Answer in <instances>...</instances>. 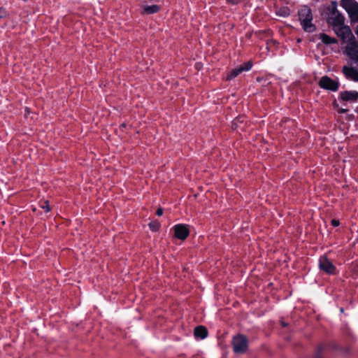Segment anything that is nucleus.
Segmentation results:
<instances>
[{
	"label": "nucleus",
	"mask_w": 358,
	"mask_h": 358,
	"mask_svg": "<svg viewBox=\"0 0 358 358\" xmlns=\"http://www.w3.org/2000/svg\"><path fill=\"white\" fill-rule=\"evenodd\" d=\"M298 15L301 25L305 31L311 33L316 29L315 25L312 23V10L308 6H301L298 10Z\"/></svg>",
	"instance_id": "nucleus-1"
},
{
	"label": "nucleus",
	"mask_w": 358,
	"mask_h": 358,
	"mask_svg": "<svg viewBox=\"0 0 358 358\" xmlns=\"http://www.w3.org/2000/svg\"><path fill=\"white\" fill-rule=\"evenodd\" d=\"M248 341L245 336L239 334L233 338L232 345L236 353L243 354L248 349Z\"/></svg>",
	"instance_id": "nucleus-2"
},
{
	"label": "nucleus",
	"mask_w": 358,
	"mask_h": 358,
	"mask_svg": "<svg viewBox=\"0 0 358 358\" xmlns=\"http://www.w3.org/2000/svg\"><path fill=\"white\" fill-rule=\"evenodd\" d=\"M319 86L324 90L336 92L339 87V83L327 76H322L318 83Z\"/></svg>",
	"instance_id": "nucleus-3"
},
{
	"label": "nucleus",
	"mask_w": 358,
	"mask_h": 358,
	"mask_svg": "<svg viewBox=\"0 0 358 358\" xmlns=\"http://www.w3.org/2000/svg\"><path fill=\"white\" fill-rule=\"evenodd\" d=\"M319 268L321 271L329 275H334L336 271V266L326 256L320 257Z\"/></svg>",
	"instance_id": "nucleus-4"
},
{
	"label": "nucleus",
	"mask_w": 358,
	"mask_h": 358,
	"mask_svg": "<svg viewBox=\"0 0 358 358\" xmlns=\"http://www.w3.org/2000/svg\"><path fill=\"white\" fill-rule=\"evenodd\" d=\"M344 17L337 10L336 5L333 6L331 15L329 17V23L331 24L334 28L344 24Z\"/></svg>",
	"instance_id": "nucleus-5"
},
{
	"label": "nucleus",
	"mask_w": 358,
	"mask_h": 358,
	"mask_svg": "<svg viewBox=\"0 0 358 358\" xmlns=\"http://www.w3.org/2000/svg\"><path fill=\"white\" fill-rule=\"evenodd\" d=\"M174 236L178 239L184 241L189 234V230L186 224H178L173 227Z\"/></svg>",
	"instance_id": "nucleus-6"
},
{
	"label": "nucleus",
	"mask_w": 358,
	"mask_h": 358,
	"mask_svg": "<svg viewBox=\"0 0 358 358\" xmlns=\"http://www.w3.org/2000/svg\"><path fill=\"white\" fill-rule=\"evenodd\" d=\"M252 63L250 61L243 64L240 66L232 69L230 73L227 75V80H231L238 76L243 71H249L252 68Z\"/></svg>",
	"instance_id": "nucleus-7"
},
{
	"label": "nucleus",
	"mask_w": 358,
	"mask_h": 358,
	"mask_svg": "<svg viewBox=\"0 0 358 358\" xmlns=\"http://www.w3.org/2000/svg\"><path fill=\"white\" fill-rule=\"evenodd\" d=\"M339 99L345 102H356L358 99V92L343 91L339 93Z\"/></svg>",
	"instance_id": "nucleus-8"
},
{
	"label": "nucleus",
	"mask_w": 358,
	"mask_h": 358,
	"mask_svg": "<svg viewBox=\"0 0 358 358\" xmlns=\"http://www.w3.org/2000/svg\"><path fill=\"white\" fill-rule=\"evenodd\" d=\"M336 34L342 40L345 41L350 39L352 36V32L348 27L341 25V27H336L334 28Z\"/></svg>",
	"instance_id": "nucleus-9"
},
{
	"label": "nucleus",
	"mask_w": 358,
	"mask_h": 358,
	"mask_svg": "<svg viewBox=\"0 0 358 358\" xmlns=\"http://www.w3.org/2000/svg\"><path fill=\"white\" fill-rule=\"evenodd\" d=\"M342 72L348 80L358 82V71L352 66H344Z\"/></svg>",
	"instance_id": "nucleus-10"
},
{
	"label": "nucleus",
	"mask_w": 358,
	"mask_h": 358,
	"mask_svg": "<svg viewBox=\"0 0 358 358\" xmlns=\"http://www.w3.org/2000/svg\"><path fill=\"white\" fill-rule=\"evenodd\" d=\"M194 334L196 338L204 339L208 336V330L203 326H198L194 329Z\"/></svg>",
	"instance_id": "nucleus-11"
},
{
	"label": "nucleus",
	"mask_w": 358,
	"mask_h": 358,
	"mask_svg": "<svg viewBox=\"0 0 358 358\" xmlns=\"http://www.w3.org/2000/svg\"><path fill=\"white\" fill-rule=\"evenodd\" d=\"M319 39L322 41V42L326 45L337 43V39L333 37H330L326 34L322 33L319 35Z\"/></svg>",
	"instance_id": "nucleus-12"
},
{
	"label": "nucleus",
	"mask_w": 358,
	"mask_h": 358,
	"mask_svg": "<svg viewBox=\"0 0 358 358\" xmlns=\"http://www.w3.org/2000/svg\"><path fill=\"white\" fill-rule=\"evenodd\" d=\"M160 10V6L158 5L145 6L143 7V14H154Z\"/></svg>",
	"instance_id": "nucleus-13"
},
{
	"label": "nucleus",
	"mask_w": 358,
	"mask_h": 358,
	"mask_svg": "<svg viewBox=\"0 0 358 358\" xmlns=\"http://www.w3.org/2000/svg\"><path fill=\"white\" fill-rule=\"evenodd\" d=\"M149 227L152 231H157L160 228V224L158 221L154 220L149 223Z\"/></svg>",
	"instance_id": "nucleus-14"
},
{
	"label": "nucleus",
	"mask_w": 358,
	"mask_h": 358,
	"mask_svg": "<svg viewBox=\"0 0 358 358\" xmlns=\"http://www.w3.org/2000/svg\"><path fill=\"white\" fill-rule=\"evenodd\" d=\"M43 209L45 210V212H50V208L49 206V201H44V204L43 205H41V206Z\"/></svg>",
	"instance_id": "nucleus-15"
},
{
	"label": "nucleus",
	"mask_w": 358,
	"mask_h": 358,
	"mask_svg": "<svg viewBox=\"0 0 358 358\" xmlns=\"http://www.w3.org/2000/svg\"><path fill=\"white\" fill-rule=\"evenodd\" d=\"M243 119L244 117H240L237 119H236L234 122H233V126H236V127H238V122H243Z\"/></svg>",
	"instance_id": "nucleus-16"
},
{
	"label": "nucleus",
	"mask_w": 358,
	"mask_h": 358,
	"mask_svg": "<svg viewBox=\"0 0 358 358\" xmlns=\"http://www.w3.org/2000/svg\"><path fill=\"white\" fill-rule=\"evenodd\" d=\"M324 346H323V345H320V346L318 348L317 352V354H316V355H315V358H322V357H320V352H321L322 351H323V350H324Z\"/></svg>",
	"instance_id": "nucleus-17"
},
{
	"label": "nucleus",
	"mask_w": 358,
	"mask_h": 358,
	"mask_svg": "<svg viewBox=\"0 0 358 358\" xmlns=\"http://www.w3.org/2000/svg\"><path fill=\"white\" fill-rule=\"evenodd\" d=\"M331 224L334 227H338L340 224L339 220H335V219L332 220H331Z\"/></svg>",
	"instance_id": "nucleus-18"
},
{
	"label": "nucleus",
	"mask_w": 358,
	"mask_h": 358,
	"mask_svg": "<svg viewBox=\"0 0 358 358\" xmlns=\"http://www.w3.org/2000/svg\"><path fill=\"white\" fill-rule=\"evenodd\" d=\"M6 11L3 8H0V18L6 17Z\"/></svg>",
	"instance_id": "nucleus-19"
},
{
	"label": "nucleus",
	"mask_w": 358,
	"mask_h": 358,
	"mask_svg": "<svg viewBox=\"0 0 358 358\" xmlns=\"http://www.w3.org/2000/svg\"><path fill=\"white\" fill-rule=\"evenodd\" d=\"M242 0H227L228 3H231L232 4H238Z\"/></svg>",
	"instance_id": "nucleus-20"
},
{
	"label": "nucleus",
	"mask_w": 358,
	"mask_h": 358,
	"mask_svg": "<svg viewBox=\"0 0 358 358\" xmlns=\"http://www.w3.org/2000/svg\"><path fill=\"white\" fill-rule=\"evenodd\" d=\"M163 214V209L162 208H159L156 211V215L158 216H161Z\"/></svg>",
	"instance_id": "nucleus-21"
},
{
	"label": "nucleus",
	"mask_w": 358,
	"mask_h": 358,
	"mask_svg": "<svg viewBox=\"0 0 358 358\" xmlns=\"http://www.w3.org/2000/svg\"><path fill=\"white\" fill-rule=\"evenodd\" d=\"M348 111V109H341L339 110V112L341 113H345Z\"/></svg>",
	"instance_id": "nucleus-22"
},
{
	"label": "nucleus",
	"mask_w": 358,
	"mask_h": 358,
	"mask_svg": "<svg viewBox=\"0 0 358 358\" xmlns=\"http://www.w3.org/2000/svg\"><path fill=\"white\" fill-rule=\"evenodd\" d=\"M355 33H356L357 36H358V26L357 27V29L355 30Z\"/></svg>",
	"instance_id": "nucleus-23"
},
{
	"label": "nucleus",
	"mask_w": 358,
	"mask_h": 358,
	"mask_svg": "<svg viewBox=\"0 0 358 358\" xmlns=\"http://www.w3.org/2000/svg\"><path fill=\"white\" fill-rule=\"evenodd\" d=\"M281 324H282V327H286L287 326V324L285 322H282Z\"/></svg>",
	"instance_id": "nucleus-24"
},
{
	"label": "nucleus",
	"mask_w": 358,
	"mask_h": 358,
	"mask_svg": "<svg viewBox=\"0 0 358 358\" xmlns=\"http://www.w3.org/2000/svg\"><path fill=\"white\" fill-rule=\"evenodd\" d=\"M355 14H356V15H357V18H358V13H355Z\"/></svg>",
	"instance_id": "nucleus-25"
}]
</instances>
